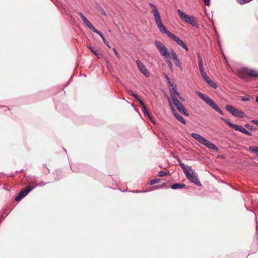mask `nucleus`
I'll return each mask as SVG.
<instances>
[{"mask_svg":"<svg viewBox=\"0 0 258 258\" xmlns=\"http://www.w3.org/2000/svg\"><path fill=\"white\" fill-rule=\"evenodd\" d=\"M149 5L152 8L151 12L153 14L156 24L159 31L163 34H166L169 37L174 41L178 45L182 47L186 51H188V47L187 45L178 37L171 33L167 30L166 28L163 24L160 14L156 7L152 3H150Z\"/></svg>","mask_w":258,"mask_h":258,"instance_id":"nucleus-1","label":"nucleus"},{"mask_svg":"<svg viewBox=\"0 0 258 258\" xmlns=\"http://www.w3.org/2000/svg\"><path fill=\"white\" fill-rule=\"evenodd\" d=\"M178 161L179 163V166L183 169L187 178L190 182L194 183L196 185L199 186L201 185L200 182L198 180L191 167L188 166H186L184 163H182L180 160H179Z\"/></svg>","mask_w":258,"mask_h":258,"instance_id":"nucleus-2","label":"nucleus"},{"mask_svg":"<svg viewBox=\"0 0 258 258\" xmlns=\"http://www.w3.org/2000/svg\"><path fill=\"white\" fill-rule=\"evenodd\" d=\"M196 94L202 99L206 104L209 105L211 107L214 109L216 112H218L220 114L223 115V112L221 109L216 104L215 102L210 97L206 96L205 94L201 92L197 91Z\"/></svg>","mask_w":258,"mask_h":258,"instance_id":"nucleus-3","label":"nucleus"},{"mask_svg":"<svg viewBox=\"0 0 258 258\" xmlns=\"http://www.w3.org/2000/svg\"><path fill=\"white\" fill-rule=\"evenodd\" d=\"M191 136L193 138L198 141L200 143L205 146L208 149H212L216 151H218V148L215 145H214V144H213L206 139L204 138L200 134L193 133L191 134Z\"/></svg>","mask_w":258,"mask_h":258,"instance_id":"nucleus-4","label":"nucleus"},{"mask_svg":"<svg viewBox=\"0 0 258 258\" xmlns=\"http://www.w3.org/2000/svg\"><path fill=\"white\" fill-rule=\"evenodd\" d=\"M154 44L160 54L165 60L170 59V52L163 43L159 41H155Z\"/></svg>","mask_w":258,"mask_h":258,"instance_id":"nucleus-5","label":"nucleus"},{"mask_svg":"<svg viewBox=\"0 0 258 258\" xmlns=\"http://www.w3.org/2000/svg\"><path fill=\"white\" fill-rule=\"evenodd\" d=\"M171 98L177 110L185 116H188L189 115L188 112L187 111L183 104L179 101L177 97H175V95L171 93Z\"/></svg>","mask_w":258,"mask_h":258,"instance_id":"nucleus-6","label":"nucleus"},{"mask_svg":"<svg viewBox=\"0 0 258 258\" xmlns=\"http://www.w3.org/2000/svg\"><path fill=\"white\" fill-rule=\"evenodd\" d=\"M238 75L241 78H244L245 76L258 77V72L254 70L248 68H243L239 70L237 72Z\"/></svg>","mask_w":258,"mask_h":258,"instance_id":"nucleus-7","label":"nucleus"},{"mask_svg":"<svg viewBox=\"0 0 258 258\" xmlns=\"http://www.w3.org/2000/svg\"><path fill=\"white\" fill-rule=\"evenodd\" d=\"M221 119L230 127L234 129L235 130L241 132V133L248 135V136H252V133L246 130L245 128L241 127V126H239L234 124H233L229 122L228 120L225 118H221Z\"/></svg>","mask_w":258,"mask_h":258,"instance_id":"nucleus-8","label":"nucleus"},{"mask_svg":"<svg viewBox=\"0 0 258 258\" xmlns=\"http://www.w3.org/2000/svg\"><path fill=\"white\" fill-rule=\"evenodd\" d=\"M45 184L43 182L41 183H35V186H27L24 190H22L19 192L18 195L15 198L16 201H19L22 199L25 196H26L28 193H29L35 187L37 186H43Z\"/></svg>","mask_w":258,"mask_h":258,"instance_id":"nucleus-9","label":"nucleus"},{"mask_svg":"<svg viewBox=\"0 0 258 258\" xmlns=\"http://www.w3.org/2000/svg\"><path fill=\"white\" fill-rule=\"evenodd\" d=\"M226 109L229 113L235 117L240 118L244 117L243 112L236 109L231 105H227L226 106Z\"/></svg>","mask_w":258,"mask_h":258,"instance_id":"nucleus-10","label":"nucleus"},{"mask_svg":"<svg viewBox=\"0 0 258 258\" xmlns=\"http://www.w3.org/2000/svg\"><path fill=\"white\" fill-rule=\"evenodd\" d=\"M137 66L139 69V70L143 73L146 77H148L150 76V73L140 60H136Z\"/></svg>","mask_w":258,"mask_h":258,"instance_id":"nucleus-11","label":"nucleus"},{"mask_svg":"<svg viewBox=\"0 0 258 258\" xmlns=\"http://www.w3.org/2000/svg\"><path fill=\"white\" fill-rule=\"evenodd\" d=\"M201 76L203 80H204L211 87L216 89L217 88V85L215 83V82L211 79V78L207 75V74L203 73L201 75Z\"/></svg>","mask_w":258,"mask_h":258,"instance_id":"nucleus-12","label":"nucleus"},{"mask_svg":"<svg viewBox=\"0 0 258 258\" xmlns=\"http://www.w3.org/2000/svg\"><path fill=\"white\" fill-rule=\"evenodd\" d=\"M172 113L174 115V117L180 122L182 123L185 124H186V121L185 119L180 116L177 112L172 107Z\"/></svg>","mask_w":258,"mask_h":258,"instance_id":"nucleus-13","label":"nucleus"},{"mask_svg":"<svg viewBox=\"0 0 258 258\" xmlns=\"http://www.w3.org/2000/svg\"><path fill=\"white\" fill-rule=\"evenodd\" d=\"M78 14L80 16L82 21L84 23V24L89 28L90 29L93 25L91 24V23L89 22V21L84 16V15L81 13L78 12Z\"/></svg>","mask_w":258,"mask_h":258,"instance_id":"nucleus-14","label":"nucleus"},{"mask_svg":"<svg viewBox=\"0 0 258 258\" xmlns=\"http://www.w3.org/2000/svg\"><path fill=\"white\" fill-rule=\"evenodd\" d=\"M178 13L180 17V18L185 22L187 21L188 18H189L190 16L187 15L185 13H184L181 10L178 9L177 10Z\"/></svg>","mask_w":258,"mask_h":258,"instance_id":"nucleus-15","label":"nucleus"},{"mask_svg":"<svg viewBox=\"0 0 258 258\" xmlns=\"http://www.w3.org/2000/svg\"><path fill=\"white\" fill-rule=\"evenodd\" d=\"M186 185L184 184L183 183H175L173 184L171 186V188L172 189H181L185 188Z\"/></svg>","mask_w":258,"mask_h":258,"instance_id":"nucleus-16","label":"nucleus"},{"mask_svg":"<svg viewBox=\"0 0 258 258\" xmlns=\"http://www.w3.org/2000/svg\"><path fill=\"white\" fill-rule=\"evenodd\" d=\"M186 23L190 24L194 27H197V23L196 21V19L194 16H190L189 18L188 19Z\"/></svg>","mask_w":258,"mask_h":258,"instance_id":"nucleus-17","label":"nucleus"},{"mask_svg":"<svg viewBox=\"0 0 258 258\" xmlns=\"http://www.w3.org/2000/svg\"><path fill=\"white\" fill-rule=\"evenodd\" d=\"M170 95H171V93H173L175 95V97H177V96H179L180 94L177 91V88L176 86H174L172 87V88L170 90Z\"/></svg>","mask_w":258,"mask_h":258,"instance_id":"nucleus-18","label":"nucleus"},{"mask_svg":"<svg viewBox=\"0 0 258 258\" xmlns=\"http://www.w3.org/2000/svg\"><path fill=\"white\" fill-rule=\"evenodd\" d=\"M198 67L199 69L201 75L203 74V73H205L204 71V65L203 62H198Z\"/></svg>","mask_w":258,"mask_h":258,"instance_id":"nucleus-19","label":"nucleus"},{"mask_svg":"<svg viewBox=\"0 0 258 258\" xmlns=\"http://www.w3.org/2000/svg\"><path fill=\"white\" fill-rule=\"evenodd\" d=\"M87 47L91 51V52L98 58H100L99 54L96 50H95L94 48L90 46L87 45Z\"/></svg>","mask_w":258,"mask_h":258,"instance_id":"nucleus-20","label":"nucleus"},{"mask_svg":"<svg viewBox=\"0 0 258 258\" xmlns=\"http://www.w3.org/2000/svg\"><path fill=\"white\" fill-rule=\"evenodd\" d=\"M170 56L171 55V56H172L173 60H176L178 58L177 57L176 52L173 50L172 49L171 50V52H170Z\"/></svg>","mask_w":258,"mask_h":258,"instance_id":"nucleus-21","label":"nucleus"},{"mask_svg":"<svg viewBox=\"0 0 258 258\" xmlns=\"http://www.w3.org/2000/svg\"><path fill=\"white\" fill-rule=\"evenodd\" d=\"M249 150L251 152L256 153L258 155V147L257 146H250L249 147Z\"/></svg>","mask_w":258,"mask_h":258,"instance_id":"nucleus-22","label":"nucleus"},{"mask_svg":"<svg viewBox=\"0 0 258 258\" xmlns=\"http://www.w3.org/2000/svg\"><path fill=\"white\" fill-rule=\"evenodd\" d=\"M161 181V179L159 178H156L152 179L150 181V184L153 185L156 183H159Z\"/></svg>","mask_w":258,"mask_h":258,"instance_id":"nucleus-23","label":"nucleus"},{"mask_svg":"<svg viewBox=\"0 0 258 258\" xmlns=\"http://www.w3.org/2000/svg\"><path fill=\"white\" fill-rule=\"evenodd\" d=\"M90 29L92 30L94 32L99 35L101 36V37H102V36H103L102 33L100 31L97 30L93 26Z\"/></svg>","mask_w":258,"mask_h":258,"instance_id":"nucleus-24","label":"nucleus"},{"mask_svg":"<svg viewBox=\"0 0 258 258\" xmlns=\"http://www.w3.org/2000/svg\"><path fill=\"white\" fill-rule=\"evenodd\" d=\"M169 174V172H165V171H160L158 173V176L160 177H164L167 176Z\"/></svg>","mask_w":258,"mask_h":258,"instance_id":"nucleus-25","label":"nucleus"},{"mask_svg":"<svg viewBox=\"0 0 258 258\" xmlns=\"http://www.w3.org/2000/svg\"><path fill=\"white\" fill-rule=\"evenodd\" d=\"M127 92L130 95L134 97L135 99H136L138 97V96L135 93H134V92L131 90H128Z\"/></svg>","mask_w":258,"mask_h":258,"instance_id":"nucleus-26","label":"nucleus"},{"mask_svg":"<svg viewBox=\"0 0 258 258\" xmlns=\"http://www.w3.org/2000/svg\"><path fill=\"white\" fill-rule=\"evenodd\" d=\"M138 102L139 103V104L142 106V108H144L146 107V105L144 102L139 98V96L136 99Z\"/></svg>","mask_w":258,"mask_h":258,"instance_id":"nucleus-27","label":"nucleus"},{"mask_svg":"<svg viewBox=\"0 0 258 258\" xmlns=\"http://www.w3.org/2000/svg\"><path fill=\"white\" fill-rule=\"evenodd\" d=\"M138 102L139 103V104L142 106V108H144L146 107V105L144 102L139 98V96L136 99Z\"/></svg>","mask_w":258,"mask_h":258,"instance_id":"nucleus-28","label":"nucleus"},{"mask_svg":"<svg viewBox=\"0 0 258 258\" xmlns=\"http://www.w3.org/2000/svg\"><path fill=\"white\" fill-rule=\"evenodd\" d=\"M142 111H143V113L145 115H147L148 116V117H150V114L149 112H148V109L146 108V107L142 108Z\"/></svg>","mask_w":258,"mask_h":258,"instance_id":"nucleus-29","label":"nucleus"},{"mask_svg":"<svg viewBox=\"0 0 258 258\" xmlns=\"http://www.w3.org/2000/svg\"><path fill=\"white\" fill-rule=\"evenodd\" d=\"M251 1V0H237V2L241 5L250 2Z\"/></svg>","mask_w":258,"mask_h":258,"instance_id":"nucleus-30","label":"nucleus"},{"mask_svg":"<svg viewBox=\"0 0 258 258\" xmlns=\"http://www.w3.org/2000/svg\"><path fill=\"white\" fill-rule=\"evenodd\" d=\"M165 61L167 62L168 66L169 67V68L170 69V70L171 71H173V65H172V63L171 62V61H170V59H167V60H165Z\"/></svg>","mask_w":258,"mask_h":258,"instance_id":"nucleus-31","label":"nucleus"},{"mask_svg":"<svg viewBox=\"0 0 258 258\" xmlns=\"http://www.w3.org/2000/svg\"><path fill=\"white\" fill-rule=\"evenodd\" d=\"M173 61L174 63L177 66H181V64L182 63L179 58L177 59L176 60H174Z\"/></svg>","mask_w":258,"mask_h":258,"instance_id":"nucleus-32","label":"nucleus"},{"mask_svg":"<svg viewBox=\"0 0 258 258\" xmlns=\"http://www.w3.org/2000/svg\"><path fill=\"white\" fill-rule=\"evenodd\" d=\"M104 43L108 47L110 48V46H109V43H108V42L106 40L105 38L104 37V36H102L101 37Z\"/></svg>","mask_w":258,"mask_h":258,"instance_id":"nucleus-33","label":"nucleus"},{"mask_svg":"<svg viewBox=\"0 0 258 258\" xmlns=\"http://www.w3.org/2000/svg\"><path fill=\"white\" fill-rule=\"evenodd\" d=\"M113 51H114V53H115V54L117 58H120V55H119V54L118 53V51H117V50H116L115 48H114L113 49Z\"/></svg>","mask_w":258,"mask_h":258,"instance_id":"nucleus-34","label":"nucleus"},{"mask_svg":"<svg viewBox=\"0 0 258 258\" xmlns=\"http://www.w3.org/2000/svg\"><path fill=\"white\" fill-rule=\"evenodd\" d=\"M198 60V62H203V60L201 55L198 53H197Z\"/></svg>","mask_w":258,"mask_h":258,"instance_id":"nucleus-35","label":"nucleus"},{"mask_svg":"<svg viewBox=\"0 0 258 258\" xmlns=\"http://www.w3.org/2000/svg\"><path fill=\"white\" fill-rule=\"evenodd\" d=\"M166 185V183H163L161 186H156L155 188L156 189H159V188H160L164 187Z\"/></svg>","mask_w":258,"mask_h":258,"instance_id":"nucleus-36","label":"nucleus"},{"mask_svg":"<svg viewBox=\"0 0 258 258\" xmlns=\"http://www.w3.org/2000/svg\"><path fill=\"white\" fill-rule=\"evenodd\" d=\"M241 100L243 101H247L249 100V97H242L241 98Z\"/></svg>","mask_w":258,"mask_h":258,"instance_id":"nucleus-37","label":"nucleus"},{"mask_svg":"<svg viewBox=\"0 0 258 258\" xmlns=\"http://www.w3.org/2000/svg\"><path fill=\"white\" fill-rule=\"evenodd\" d=\"M245 127L249 130H253V127L249 124H246L245 125Z\"/></svg>","mask_w":258,"mask_h":258,"instance_id":"nucleus-38","label":"nucleus"},{"mask_svg":"<svg viewBox=\"0 0 258 258\" xmlns=\"http://www.w3.org/2000/svg\"><path fill=\"white\" fill-rule=\"evenodd\" d=\"M210 0H203V2H204V4H205V5H207V6H208V5H209V4H210Z\"/></svg>","mask_w":258,"mask_h":258,"instance_id":"nucleus-39","label":"nucleus"},{"mask_svg":"<svg viewBox=\"0 0 258 258\" xmlns=\"http://www.w3.org/2000/svg\"><path fill=\"white\" fill-rule=\"evenodd\" d=\"M252 123L258 125V120H253L251 121Z\"/></svg>","mask_w":258,"mask_h":258,"instance_id":"nucleus-40","label":"nucleus"},{"mask_svg":"<svg viewBox=\"0 0 258 258\" xmlns=\"http://www.w3.org/2000/svg\"><path fill=\"white\" fill-rule=\"evenodd\" d=\"M150 119V120H151V121L153 123H155V122H154V120L153 119V118L151 117V116L150 115V117H148Z\"/></svg>","mask_w":258,"mask_h":258,"instance_id":"nucleus-41","label":"nucleus"},{"mask_svg":"<svg viewBox=\"0 0 258 258\" xmlns=\"http://www.w3.org/2000/svg\"><path fill=\"white\" fill-rule=\"evenodd\" d=\"M151 190H148V191H150ZM147 192V190L146 191H135L134 192H136V193H140V192Z\"/></svg>","mask_w":258,"mask_h":258,"instance_id":"nucleus-42","label":"nucleus"},{"mask_svg":"<svg viewBox=\"0 0 258 258\" xmlns=\"http://www.w3.org/2000/svg\"><path fill=\"white\" fill-rule=\"evenodd\" d=\"M168 83H169V85L170 86H172V87H173V86H173V84L171 81H169V82H168Z\"/></svg>","mask_w":258,"mask_h":258,"instance_id":"nucleus-43","label":"nucleus"},{"mask_svg":"<svg viewBox=\"0 0 258 258\" xmlns=\"http://www.w3.org/2000/svg\"><path fill=\"white\" fill-rule=\"evenodd\" d=\"M178 67H179V68L180 69V70L182 71V69H182V63L181 64V66H178Z\"/></svg>","mask_w":258,"mask_h":258,"instance_id":"nucleus-44","label":"nucleus"},{"mask_svg":"<svg viewBox=\"0 0 258 258\" xmlns=\"http://www.w3.org/2000/svg\"><path fill=\"white\" fill-rule=\"evenodd\" d=\"M178 97H179V99H180L181 100H182V101H183V100H184L183 98L180 97V95H179Z\"/></svg>","mask_w":258,"mask_h":258,"instance_id":"nucleus-45","label":"nucleus"},{"mask_svg":"<svg viewBox=\"0 0 258 258\" xmlns=\"http://www.w3.org/2000/svg\"><path fill=\"white\" fill-rule=\"evenodd\" d=\"M256 102H258V96H257V97H256Z\"/></svg>","mask_w":258,"mask_h":258,"instance_id":"nucleus-46","label":"nucleus"},{"mask_svg":"<svg viewBox=\"0 0 258 258\" xmlns=\"http://www.w3.org/2000/svg\"><path fill=\"white\" fill-rule=\"evenodd\" d=\"M166 78H167V80H169V77H167V76L166 77Z\"/></svg>","mask_w":258,"mask_h":258,"instance_id":"nucleus-47","label":"nucleus"}]
</instances>
